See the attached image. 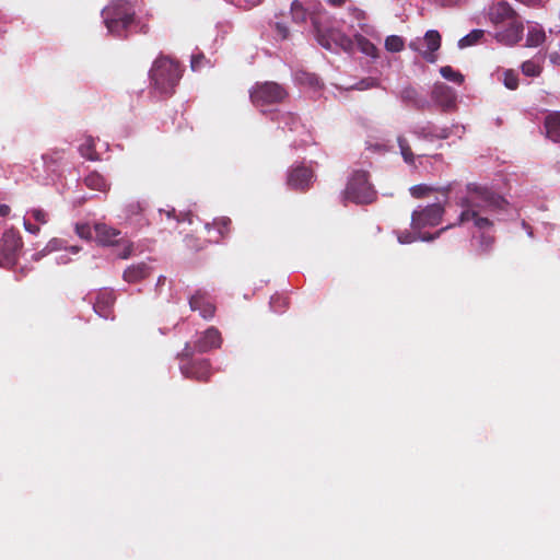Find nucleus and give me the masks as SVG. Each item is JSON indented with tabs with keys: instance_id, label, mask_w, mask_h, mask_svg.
Masks as SVG:
<instances>
[{
	"instance_id": "nucleus-33",
	"label": "nucleus",
	"mask_w": 560,
	"mask_h": 560,
	"mask_svg": "<svg viewBox=\"0 0 560 560\" xmlns=\"http://www.w3.org/2000/svg\"><path fill=\"white\" fill-rule=\"evenodd\" d=\"M397 143H398V147H399V150H400V154H401L404 161L407 164L412 165L415 163L416 156L412 153L411 148H410L409 142L406 139V137L405 136H398L397 137Z\"/></svg>"
},
{
	"instance_id": "nucleus-56",
	"label": "nucleus",
	"mask_w": 560,
	"mask_h": 560,
	"mask_svg": "<svg viewBox=\"0 0 560 560\" xmlns=\"http://www.w3.org/2000/svg\"><path fill=\"white\" fill-rule=\"evenodd\" d=\"M28 269L26 267H22L20 268L16 272H15V279L16 280H21L23 277L26 276Z\"/></svg>"
},
{
	"instance_id": "nucleus-54",
	"label": "nucleus",
	"mask_w": 560,
	"mask_h": 560,
	"mask_svg": "<svg viewBox=\"0 0 560 560\" xmlns=\"http://www.w3.org/2000/svg\"><path fill=\"white\" fill-rule=\"evenodd\" d=\"M436 3L441 7H454L456 5L460 0H435Z\"/></svg>"
},
{
	"instance_id": "nucleus-1",
	"label": "nucleus",
	"mask_w": 560,
	"mask_h": 560,
	"mask_svg": "<svg viewBox=\"0 0 560 560\" xmlns=\"http://www.w3.org/2000/svg\"><path fill=\"white\" fill-rule=\"evenodd\" d=\"M459 208L457 221L445 226H465L474 233L478 242V250L488 254L494 245V223L508 207V201L491 187L478 183H469L455 197Z\"/></svg>"
},
{
	"instance_id": "nucleus-55",
	"label": "nucleus",
	"mask_w": 560,
	"mask_h": 560,
	"mask_svg": "<svg viewBox=\"0 0 560 560\" xmlns=\"http://www.w3.org/2000/svg\"><path fill=\"white\" fill-rule=\"evenodd\" d=\"M359 26L364 34L371 35L374 32L373 27L366 23H359Z\"/></svg>"
},
{
	"instance_id": "nucleus-6",
	"label": "nucleus",
	"mask_w": 560,
	"mask_h": 560,
	"mask_svg": "<svg viewBox=\"0 0 560 560\" xmlns=\"http://www.w3.org/2000/svg\"><path fill=\"white\" fill-rule=\"evenodd\" d=\"M192 348L190 342H186L183 351L178 353L179 370L182 374L197 382H209L211 374L210 362L207 359H192Z\"/></svg>"
},
{
	"instance_id": "nucleus-35",
	"label": "nucleus",
	"mask_w": 560,
	"mask_h": 560,
	"mask_svg": "<svg viewBox=\"0 0 560 560\" xmlns=\"http://www.w3.org/2000/svg\"><path fill=\"white\" fill-rule=\"evenodd\" d=\"M440 74L447 81L462 84L464 82V75L454 70L451 66H444L440 69Z\"/></svg>"
},
{
	"instance_id": "nucleus-2",
	"label": "nucleus",
	"mask_w": 560,
	"mask_h": 560,
	"mask_svg": "<svg viewBox=\"0 0 560 560\" xmlns=\"http://www.w3.org/2000/svg\"><path fill=\"white\" fill-rule=\"evenodd\" d=\"M142 0H113L102 12L107 33L116 38H127L133 33H147L141 19Z\"/></svg>"
},
{
	"instance_id": "nucleus-39",
	"label": "nucleus",
	"mask_w": 560,
	"mask_h": 560,
	"mask_svg": "<svg viewBox=\"0 0 560 560\" xmlns=\"http://www.w3.org/2000/svg\"><path fill=\"white\" fill-rule=\"evenodd\" d=\"M25 215L40 224H45L48 221V213L42 208L30 209Z\"/></svg>"
},
{
	"instance_id": "nucleus-3",
	"label": "nucleus",
	"mask_w": 560,
	"mask_h": 560,
	"mask_svg": "<svg viewBox=\"0 0 560 560\" xmlns=\"http://www.w3.org/2000/svg\"><path fill=\"white\" fill-rule=\"evenodd\" d=\"M317 42L327 50L338 52L340 50L351 52L354 46H358L360 51L369 57L375 58L377 56L376 46L366 39L363 35L353 32V38L347 35L338 27H329L327 30H317Z\"/></svg>"
},
{
	"instance_id": "nucleus-7",
	"label": "nucleus",
	"mask_w": 560,
	"mask_h": 560,
	"mask_svg": "<svg viewBox=\"0 0 560 560\" xmlns=\"http://www.w3.org/2000/svg\"><path fill=\"white\" fill-rule=\"evenodd\" d=\"M288 93L284 88L277 82L266 81L256 83L249 91L252 103L265 113V107L278 104L287 97Z\"/></svg>"
},
{
	"instance_id": "nucleus-9",
	"label": "nucleus",
	"mask_w": 560,
	"mask_h": 560,
	"mask_svg": "<svg viewBox=\"0 0 560 560\" xmlns=\"http://www.w3.org/2000/svg\"><path fill=\"white\" fill-rule=\"evenodd\" d=\"M97 243L103 246L122 245V249L117 254L119 258L127 259L133 253V243L124 241L121 232L106 223H95L93 226Z\"/></svg>"
},
{
	"instance_id": "nucleus-46",
	"label": "nucleus",
	"mask_w": 560,
	"mask_h": 560,
	"mask_svg": "<svg viewBox=\"0 0 560 560\" xmlns=\"http://www.w3.org/2000/svg\"><path fill=\"white\" fill-rule=\"evenodd\" d=\"M428 190L425 185H416L410 188L411 195L417 198L424 196Z\"/></svg>"
},
{
	"instance_id": "nucleus-47",
	"label": "nucleus",
	"mask_w": 560,
	"mask_h": 560,
	"mask_svg": "<svg viewBox=\"0 0 560 560\" xmlns=\"http://www.w3.org/2000/svg\"><path fill=\"white\" fill-rule=\"evenodd\" d=\"M31 219L27 218L26 215L24 217V220H23V225H24V229L31 233V234H37L39 232V226L38 225H35V224H32Z\"/></svg>"
},
{
	"instance_id": "nucleus-51",
	"label": "nucleus",
	"mask_w": 560,
	"mask_h": 560,
	"mask_svg": "<svg viewBox=\"0 0 560 560\" xmlns=\"http://www.w3.org/2000/svg\"><path fill=\"white\" fill-rule=\"evenodd\" d=\"M49 254H50V252H46V246H45L43 249H40L39 252L32 255V260L39 261L43 257H45Z\"/></svg>"
},
{
	"instance_id": "nucleus-28",
	"label": "nucleus",
	"mask_w": 560,
	"mask_h": 560,
	"mask_svg": "<svg viewBox=\"0 0 560 560\" xmlns=\"http://www.w3.org/2000/svg\"><path fill=\"white\" fill-rule=\"evenodd\" d=\"M84 185L92 189L101 192H105L109 189L107 179L97 172H91L83 178Z\"/></svg>"
},
{
	"instance_id": "nucleus-50",
	"label": "nucleus",
	"mask_w": 560,
	"mask_h": 560,
	"mask_svg": "<svg viewBox=\"0 0 560 560\" xmlns=\"http://www.w3.org/2000/svg\"><path fill=\"white\" fill-rule=\"evenodd\" d=\"M10 22V19L7 14L0 11V34L4 33V25Z\"/></svg>"
},
{
	"instance_id": "nucleus-29",
	"label": "nucleus",
	"mask_w": 560,
	"mask_h": 560,
	"mask_svg": "<svg viewBox=\"0 0 560 560\" xmlns=\"http://www.w3.org/2000/svg\"><path fill=\"white\" fill-rule=\"evenodd\" d=\"M231 224V220L229 218H219L215 219L212 223H207L205 228L209 233L212 231L215 232V236L212 237L213 242H219L221 237L225 235L229 231V226Z\"/></svg>"
},
{
	"instance_id": "nucleus-21",
	"label": "nucleus",
	"mask_w": 560,
	"mask_h": 560,
	"mask_svg": "<svg viewBox=\"0 0 560 560\" xmlns=\"http://www.w3.org/2000/svg\"><path fill=\"white\" fill-rule=\"evenodd\" d=\"M398 98L408 106L418 110L431 107V102L412 85L404 86L397 94Z\"/></svg>"
},
{
	"instance_id": "nucleus-25",
	"label": "nucleus",
	"mask_w": 560,
	"mask_h": 560,
	"mask_svg": "<svg viewBox=\"0 0 560 560\" xmlns=\"http://www.w3.org/2000/svg\"><path fill=\"white\" fill-rule=\"evenodd\" d=\"M151 271H152L151 266L148 262L141 261V262L129 266L124 271L122 277H124L125 281H127L129 283H135V282L141 281L142 279L150 276Z\"/></svg>"
},
{
	"instance_id": "nucleus-49",
	"label": "nucleus",
	"mask_w": 560,
	"mask_h": 560,
	"mask_svg": "<svg viewBox=\"0 0 560 560\" xmlns=\"http://www.w3.org/2000/svg\"><path fill=\"white\" fill-rule=\"evenodd\" d=\"M57 265H67L71 261V258L69 254L65 250V253H61L55 257Z\"/></svg>"
},
{
	"instance_id": "nucleus-44",
	"label": "nucleus",
	"mask_w": 560,
	"mask_h": 560,
	"mask_svg": "<svg viewBox=\"0 0 560 560\" xmlns=\"http://www.w3.org/2000/svg\"><path fill=\"white\" fill-rule=\"evenodd\" d=\"M208 63L209 60H207L202 54L191 56L190 67L192 71H199Z\"/></svg>"
},
{
	"instance_id": "nucleus-15",
	"label": "nucleus",
	"mask_w": 560,
	"mask_h": 560,
	"mask_svg": "<svg viewBox=\"0 0 560 560\" xmlns=\"http://www.w3.org/2000/svg\"><path fill=\"white\" fill-rule=\"evenodd\" d=\"M147 203L141 200H130L122 208V219L133 230H140L149 224L144 215Z\"/></svg>"
},
{
	"instance_id": "nucleus-38",
	"label": "nucleus",
	"mask_w": 560,
	"mask_h": 560,
	"mask_svg": "<svg viewBox=\"0 0 560 560\" xmlns=\"http://www.w3.org/2000/svg\"><path fill=\"white\" fill-rule=\"evenodd\" d=\"M292 19L296 23H303L307 19V12L299 1H293L291 4Z\"/></svg>"
},
{
	"instance_id": "nucleus-17",
	"label": "nucleus",
	"mask_w": 560,
	"mask_h": 560,
	"mask_svg": "<svg viewBox=\"0 0 560 560\" xmlns=\"http://www.w3.org/2000/svg\"><path fill=\"white\" fill-rule=\"evenodd\" d=\"M314 180L313 171L304 164L292 165L288 170L287 184L292 189L305 190Z\"/></svg>"
},
{
	"instance_id": "nucleus-10",
	"label": "nucleus",
	"mask_w": 560,
	"mask_h": 560,
	"mask_svg": "<svg viewBox=\"0 0 560 560\" xmlns=\"http://www.w3.org/2000/svg\"><path fill=\"white\" fill-rule=\"evenodd\" d=\"M23 242L19 232L7 230L0 238V267L13 269L16 265Z\"/></svg>"
},
{
	"instance_id": "nucleus-36",
	"label": "nucleus",
	"mask_w": 560,
	"mask_h": 560,
	"mask_svg": "<svg viewBox=\"0 0 560 560\" xmlns=\"http://www.w3.org/2000/svg\"><path fill=\"white\" fill-rule=\"evenodd\" d=\"M296 80L313 89H319L322 86L319 78L314 73L302 71L296 75Z\"/></svg>"
},
{
	"instance_id": "nucleus-22",
	"label": "nucleus",
	"mask_w": 560,
	"mask_h": 560,
	"mask_svg": "<svg viewBox=\"0 0 560 560\" xmlns=\"http://www.w3.org/2000/svg\"><path fill=\"white\" fill-rule=\"evenodd\" d=\"M282 130H289L298 135H306L305 126L300 121V118L290 112H278L272 117Z\"/></svg>"
},
{
	"instance_id": "nucleus-27",
	"label": "nucleus",
	"mask_w": 560,
	"mask_h": 560,
	"mask_svg": "<svg viewBox=\"0 0 560 560\" xmlns=\"http://www.w3.org/2000/svg\"><path fill=\"white\" fill-rule=\"evenodd\" d=\"M546 39V33L541 25L532 23L527 26L526 46L537 47Z\"/></svg>"
},
{
	"instance_id": "nucleus-20",
	"label": "nucleus",
	"mask_w": 560,
	"mask_h": 560,
	"mask_svg": "<svg viewBox=\"0 0 560 560\" xmlns=\"http://www.w3.org/2000/svg\"><path fill=\"white\" fill-rule=\"evenodd\" d=\"M517 18L516 12L505 1H497L488 8V19L497 26L505 25Z\"/></svg>"
},
{
	"instance_id": "nucleus-26",
	"label": "nucleus",
	"mask_w": 560,
	"mask_h": 560,
	"mask_svg": "<svg viewBox=\"0 0 560 560\" xmlns=\"http://www.w3.org/2000/svg\"><path fill=\"white\" fill-rule=\"evenodd\" d=\"M545 129L550 140L560 143V112L549 114L546 117Z\"/></svg>"
},
{
	"instance_id": "nucleus-32",
	"label": "nucleus",
	"mask_w": 560,
	"mask_h": 560,
	"mask_svg": "<svg viewBox=\"0 0 560 560\" xmlns=\"http://www.w3.org/2000/svg\"><path fill=\"white\" fill-rule=\"evenodd\" d=\"M483 35H485V31L483 30L475 28L470 33H468L467 35L463 36L458 40L457 47L459 49H465L467 47H471L474 45H477L481 40Z\"/></svg>"
},
{
	"instance_id": "nucleus-34",
	"label": "nucleus",
	"mask_w": 560,
	"mask_h": 560,
	"mask_svg": "<svg viewBox=\"0 0 560 560\" xmlns=\"http://www.w3.org/2000/svg\"><path fill=\"white\" fill-rule=\"evenodd\" d=\"M269 305L273 313L281 314L288 308L289 301L288 298L282 294H275L270 298Z\"/></svg>"
},
{
	"instance_id": "nucleus-30",
	"label": "nucleus",
	"mask_w": 560,
	"mask_h": 560,
	"mask_svg": "<svg viewBox=\"0 0 560 560\" xmlns=\"http://www.w3.org/2000/svg\"><path fill=\"white\" fill-rule=\"evenodd\" d=\"M98 139L93 138L92 136H86L82 143L79 145V152L80 154L90 160V161H97L100 160V155L97 154L95 147Z\"/></svg>"
},
{
	"instance_id": "nucleus-45",
	"label": "nucleus",
	"mask_w": 560,
	"mask_h": 560,
	"mask_svg": "<svg viewBox=\"0 0 560 560\" xmlns=\"http://www.w3.org/2000/svg\"><path fill=\"white\" fill-rule=\"evenodd\" d=\"M159 213L161 215V218H163V215H165L166 220L170 221V222H174V226L180 222V219L176 215V212H175V209L174 208H170V209H160L159 210Z\"/></svg>"
},
{
	"instance_id": "nucleus-58",
	"label": "nucleus",
	"mask_w": 560,
	"mask_h": 560,
	"mask_svg": "<svg viewBox=\"0 0 560 560\" xmlns=\"http://www.w3.org/2000/svg\"><path fill=\"white\" fill-rule=\"evenodd\" d=\"M10 212V207L4 203H0V217H5Z\"/></svg>"
},
{
	"instance_id": "nucleus-16",
	"label": "nucleus",
	"mask_w": 560,
	"mask_h": 560,
	"mask_svg": "<svg viewBox=\"0 0 560 560\" xmlns=\"http://www.w3.org/2000/svg\"><path fill=\"white\" fill-rule=\"evenodd\" d=\"M116 302V295L114 290L112 289H101L97 291L94 302L93 310L94 312L104 319L114 320V305Z\"/></svg>"
},
{
	"instance_id": "nucleus-4",
	"label": "nucleus",
	"mask_w": 560,
	"mask_h": 560,
	"mask_svg": "<svg viewBox=\"0 0 560 560\" xmlns=\"http://www.w3.org/2000/svg\"><path fill=\"white\" fill-rule=\"evenodd\" d=\"M149 78L151 86L158 95L170 96L182 78V69L174 60L161 57L153 62Z\"/></svg>"
},
{
	"instance_id": "nucleus-23",
	"label": "nucleus",
	"mask_w": 560,
	"mask_h": 560,
	"mask_svg": "<svg viewBox=\"0 0 560 560\" xmlns=\"http://www.w3.org/2000/svg\"><path fill=\"white\" fill-rule=\"evenodd\" d=\"M62 151H52L42 155L40 161L43 165L46 167L47 175L42 177L37 175V179L47 183L50 179V175L57 172V167L61 160L63 159Z\"/></svg>"
},
{
	"instance_id": "nucleus-24",
	"label": "nucleus",
	"mask_w": 560,
	"mask_h": 560,
	"mask_svg": "<svg viewBox=\"0 0 560 560\" xmlns=\"http://www.w3.org/2000/svg\"><path fill=\"white\" fill-rule=\"evenodd\" d=\"M446 231L445 228H442L438 232L430 234V233H421L420 231L413 232H397V240L400 244H411L416 241H422V242H432L440 237V235Z\"/></svg>"
},
{
	"instance_id": "nucleus-19",
	"label": "nucleus",
	"mask_w": 560,
	"mask_h": 560,
	"mask_svg": "<svg viewBox=\"0 0 560 560\" xmlns=\"http://www.w3.org/2000/svg\"><path fill=\"white\" fill-rule=\"evenodd\" d=\"M505 27L494 33V39L504 46H514L523 37L524 27L520 18L506 23Z\"/></svg>"
},
{
	"instance_id": "nucleus-60",
	"label": "nucleus",
	"mask_w": 560,
	"mask_h": 560,
	"mask_svg": "<svg viewBox=\"0 0 560 560\" xmlns=\"http://www.w3.org/2000/svg\"><path fill=\"white\" fill-rule=\"evenodd\" d=\"M353 13H354V15H355V18H357L358 20H360V16L363 14V13H362L361 11H359L358 9H354V10H353Z\"/></svg>"
},
{
	"instance_id": "nucleus-8",
	"label": "nucleus",
	"mask_w": 560,
	"mask_h": 560,
	"mask_svg": "<svg viewBox=\"0 0 560 560\" xmlns=\"http://www.w3.org/2000/svg\"><path fill=\"white\" fill-rule=\"evenodd\" d=\"M410 132L419 140L434 142L448 139L456 135L458 138L465 132V127L457 124L447 126H438L432 121L418 122L410 127Z\"/></svg>"
},
{
	"instance_id": "nucleus-41",
	"label": "nucleus",
	"mask_w": 560,
	"mask_h": 560,
	"mask_svg": "<svg viewBox=\"0 0 560 560\" xmlns=\"http://www.w3.org/2000/svg\"><path fill=\"white\" fill-rule=\"evenodd\" d=\"M67 249V241L66 240H62V238H51L47 244H46V252H50V253H54V252H59V250H65Z\"/></svg>"
},
{
	"instance_id": "nucleus-59",
	"label": "nucleus",
	"mask_w": 560,
	"mask_h": 560,
	"mask_svg": "<svg viewBox=\"0 0 560 560\" xmlns=\"http://www.w3.org/2000/svg\"><path fill=\"white\" fill-rule=\"evenodd\" d=\"M330 5L340 7L345 3V0H327Z\"/></svg>"
},
{
	"instance_id": "nucleus-12",
	"label": "nucleus",
	"mask_w": 560,
	"mask_h": 560,
	"mask_svg": "<svg viewBox=\"0 0 560 560\" xmlns=\"http://www.w3.org/2000/svg\"><path fill=\"white\" fill-rule=\"evenodd\" d=\"M441 47V35L436 30H429L422 38L416 37L409 43V48L419 52L429 63L436 61L435 52Z\"/></svg>"
},
{
	"instance_id": "nucleus-53",
	"label": "nucleus",
	"mask_w": 560,
	"mask_h": 560,
	"mask_svg": "<svg viewBox=\"0 0 560 560\" xmlns=\"http://www.w3.org/2000/svg\"><path fill=\"white\" fill-rule=\"evenodd\" d=\"M521 226H522L523 230H525V232L528 235V237L534 238L533 228L525 220H523L521 222Z\"/></svg>"
},
{
	"instance_id": "nucleus-13",
	"label": "nucleus",
	"mask_w": 560,
	"mask_h": 560,
	"mask_svg": "<svg viewBox=\"0 0 560 560\" xmlns=\"http://www.w3.org/2000/svg\"><path fill=\"white\" fill-rule=\"evenodd\" d=\"M457 92L442 82H436L431 91V105L434 104L443 113L457 109Z\"/></svg>"
},
{
	"instance_id": "nucleus-43",
	"label": "nucleus",
	"mask_w": 560,
	"mask_h": 560,
	"mask_svg": "<svg viewBox=\"0 0 560 560\" xmlns=\"http://www.w3.org/2000/svg\"><path fill=\"white\" fill-rule=\"evenodd\" d=\"M75 232L78 234V236L80 238H83V240H90L92 236H93V228L88 224V223H83V224H77L75 225Z\"/></svg>"
},
{
	"instance_id": "nucleus-52",
	"label": "nucleus",
	"mask_w": 560,
	"mask_h": 560,
	"mask_svg": "<svg viewBox=\"0 0 560 560\" xmlns=\"http://www.w3.org/2000/svg\"><path fill=\"white\" fill-rule=\"evenodd\" d=\"M261 2V0H240V5H243L245 8H253L258 5Z\"/></svg>"
},
{
	"instance_id": "nucleus-5",
	"label": "nucleus",
	"mask_w": 560,
	"mask_h": 560,
	"mask_svg": "<svg viewBox=\"0 0 560 560\" xmlns=\"http://www.w3.org/2000/svg\"><path fill=\"white\" fill-rule=\"evenodd\" d=\"M376 197V191L369 182L365 171H354L348 179L343 198L357 205L371 203Z\"/></svg>"
},
{
	"instance_id": "nucleus-18",
	"label": "nucleus",
	"mask_w": 560,
	"mask_h": 560,
	"mask_svg": "<svg viewBox=\"0 0 560 560\" xmlns=\"http://www.w3.org/2000/svg\"><path fill=\"white\" fill-rule=\"evenodd\" d=\"M192 312H198L203 319H211L215 313L214 303L208 292L197 290L188 300Z\"/></svg>"
},
{
	"instance_id": "nucleus-11",
	"label": "nucleus",
	"mask_w": 560,
	"mask_h": 560,
	"mask_svg": "<svg viewBox=\"0 0 560 560\" xmlns=\"http://www.w3.org/2000/svg\"><path fill=\"white\" fill-rule=\"evenodd\" d=\"M444 214V207L440 202L429 203L427 206H418L411 214V228L420 231L424 228L436 226Z\"/></svg>"
},
{
	"instance_id": "nucleus-42",
	"label": "nucleus",
	"mask_w": 560,
	"mask_h": 560,
	"mask_svg": "<svg viewBox=\"0 0 560 560\" xmlns=\"http://www.w3.org/2000/svg\"><path fill=\"white\" fill-rule=\"evenodd\" d=\"M376 86H378V81L376 79L365 78V79H362L361 81H359L358 83H355L353 86H351V89L364 91V90H369V89L376 88Z\"/></svg>"
},
{
	"instance_id": "nucleus-14",
	"label": "nucleus",
	"mask_w": 560,
	"mask_h": 560,
	"mask_svg": "<svg viewBox=\"0 0 560 560\" xmlns=\"http://www.w3.org/2000/svg\"><path fill=\"white\" fill-rule=\"evenodd\" d=\"M223 339L218 328L211 326L202 332L195 336V340L190 342L192 353H206L215 349H220Z\"/></svg>"
},
{
	"instance_id": "nucleus-57",
	"label": "nucleus",
	"mask_w": 560,
	"mask_h": 560,
	"mask_svg": "<svg viewBox=\"0 0 560 560\" xmlns=\"http://www.w3.org/2000/svg\"><path fill=\"white\" fill-rule=\"evenodd\" d=\"M68 254H72V255H77L80 250H81V247L80 246H77V245H72V246H69L67 244V249H65Z\"/></svg>"
},
{
	"instance_id": "nucleus-40",
	"label": "nucleus",
	"mask_w": 560,
	"mask_h": 560,
	"mask_svg": "<svg viewBox=\"0 0 560 560\" xmlns=\"http://www.w3.org/2000/svg\"><path fill=\"white\" fill-rule=\"evenodd\" d=\"M503 84L510 89L515 90L518 85L517 74L513 70H505L503 73Z\"/></svg>"
},
{
	"instance_id": "nucleus-31",
	"label": "nucleus",
	"mask_w": 560,
	"mask_h": 560,
	"mask_svg": "<svg viewBox=\"0 0 560 560\" xmlns=\"http://www.w3.org/2000/svg\"><path fill=\"white\" fill-rule=\"evenodd\" d=\"M542 57H535L522 63L521 69L524 75L535 78L538 77L542 70Z\"/></svg>"
},
{
	"instance_id": "nucleus-37",
	"label": "nucleus",
	"mask_w": 560,
	"mask_h": 560,
	"mask_svg": "<svg viewBox=\"0 0 560 560\" xmlns=\"http://www.w3.org/2000/svg\"><path fill=\"white\" fill-rule=\"evenodd\" d=\"M405 42L398 35H389L385 39V48L390 52H399L404 49Z\"/></svg>"
},
{
	"instance_id": "nucleus-48",
	"label": "nucleus",
	"mask_w": 560,
	"mask_h": 560,
	"mask_svg": "<svg viewBox=\"0 0 560 560\" xmlns=\"http://www.w3.org/2000/svg\"><path fill=\"white\" fill-rule=\"evenodd\" d=\"M276 31H277V36H279L281 39H285L288 37L289 30L284 24L277 23Z\"/></svg>"
}]
</instances>
